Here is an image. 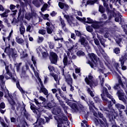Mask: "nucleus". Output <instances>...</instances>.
I'll list each match as a JSON object with an SVG mask.
<instances>
[{"mask_svg":"<svg viewBox=\"0 0 127 127\" xmlns=\"http://www.w3.org/2000/svg\"><path fill=\"white\" fill-rule=\"evenodd\" d=\"M106 95L107 96V98L112 100L113 103H116V100H115V99L113 98V96L110 95V94L108 93L107 88L103 87V93L101 94V99H102V100L104 102V103H107V104L108 105V108L110 109V108L112 107L111 101H108V99L106 98Z\"/></svg>","mask_w":127,"mask_h":127,"instance_id":"nucleus-1","label":"nucleus"},{"mask_svg":"<svg viewBox=\"0 0 127 127\" xmlns=\"http://www.w3.org/2000/svg\"><path fill=\"white\" fill-rule=\"evenodd\" d=\"M2 49L4 50L5 53L7 54L9 58H12L15 60L18 57L17 53L15 49L10 48V45L7 44V47L4 48L2 47Z\"/></svg>","mask_w":127,"mask_h":127,"instance_id":"nucleus-2","label":"nucleus"},{"mask_svg":"<svg viewBox=\"0 0 127 127\" xmlns=\"http://www.w3.org/2000/svg\"><path fill=\"white\" fill-rule=\"evenodd\" d=\"M30 68H31L32 70H33V72H34L35 76H36L37 79L38 81V83H40L41 85V90H40V93H44V95H47L48 94V91L44 87L43 83H42V80L39 77V73L36 71H35L34 67L33 66V64H30Z\"/></svg>","mask_w":127,"mask_h":127,"instance_id":"nucleus-3","label":"nucleus"},{"mask_svg":"<svg viewBox=\"0 0 127 127\" xmlns=\"http://www.w3.org/2000/svg\"><path fill=\"white\" fill-rule=\"evenodd\" d=\"M88 57L90 61H87V64H89L93 69H96L97 68L98 61L96 55L93 53L88 54Z\"/></svg>","mask_w":127,"mask_h":127,"instance_id":"nucleus-4","label":"nucleus"},{"mask_svg":"<svg viewBox=\"0 0 127 127\" xmlns=\"http://www.w3.org/2000/svg\"><path fill=\"white\" fill-rule=\"evenodd\" d=\"M93 76L91 74L88 75V78L86 77L84 80L85 81L87 85L90 86L91 88L93 87H95L98 85V81L97 80H93Z\"/></svg>","mask_w":127,"mask_h":127,"instance_id":"nucleus-5","label":"nucleus"},{"mask_svg":"<svg viewBox=\"0 0 127 127\" xmlns=\"http://www.w3.org/2000/svg\"><path fill=\"white\" fill-rule=\"evenodd\" d=\"M64 18L67 20V23L72 27H74L76 23H77V21L74 19L72 15L69 16L68 15L64 14Z\"/></svg>","mask_w":127,"mask_h":127,"instance_id":"nucleus-6","label":"nucleus"},{"mask_svg":"<svg viewBox=\"0 0 127 127\" xmlns=\"http://www.w3.org/2000/svg\"><path fill=\"white\" fill-rule=\"evenodd\" d=\"M99 118L101 119H99V124L102 127H108V124L107 122V120L104 117L103 114L99 113Z\"/></svg>","mask_w":127,"mask_h":127,"instance_id":"nucleus-7","label":"nucleus"},{"mask_svg":"<svg viewBox=\"0 0 127 127\" xmlns=\"http://www.w3.org/2000/svg\"><path fill=\"white\" fill-rule=\"evenodd\" d=\"M4 77L3 75H0V85L2 91H4L5 92L6 95L8 96V91L6 89V87L5 86V81L3 80Z\"/></svg>","mask_w":127,"mask_h":127,"instance_id":"nucleus-8","label":"nucleus"},{"mask_svg":"<svg viewBox=\"0 0 127 127\" xmlns=\"http://www.w3.org/2000/svg\"><path fill=\"white\" fill-rule=\"evenodd\" d=\"M5 70H6V73L5 75V79L8 80V79H9L10 77H11L12 80L13 81V82L16 81V74L13 73L12 76V74L9 72V71L8 70V67L6 66L5 67ZM8 76H9V77Z\"/></svg>","mask_w":127,"mask_h":127,"instance_id":"nucleus-9","label":"nucleus"},{"mask_svg":"<svg viewBox=\"0 0 127 127\" xmlns=\"http://www.w3.org/2000/svg\"><path fill=\"white\" fill-rule=\"evenodd\" d=\"M50 60L51 63L52 64H56L58 61V56L55 53L51 52Z\"/></svg>","mask_w":127,"mask_h":127,"instance_id":"nucleus-10","label":"nucleus"},{"mask_svg":"<svg viewBox=\"0 0 127 127\" xmlns=\"http://www.w3.org/2000/svg\"><path fill=\"white\" fill-rule=\"evenodd\" d=\"M125 59L127 60V54H126V53L125 54H124V57H122L121 59H120V62H121V67H122L121 68L123 70H125L127 69V66L124 65Z\"/></svg>","mask_w":127,"mask_h":127,"instance_id":"nucleus-11","label":"nucleus"},{"mask_svg":"<svg viewBox=\"0 0 127 127\" xmlns=\"http://www.w3.org/2000/svg\"><path fill=\"white\" fill-rule=\"evenodd\" d=\"M79 42L81 43V45H83L84 47H85L86 49H90L91 47L88 45V42L85 40L84 37H81L80 39L79 40Z\"/></svg>","mask_w":127,"mask_h":127,"instance_id":"nucleus-12","label":"nucleus"},{"mask_svg":"<svg viewBox=\"0 0 127 127\" xmlns=\"http://www.w3.org/2000/svg\"><path fill=\"white\" fill-rule=\"evenodd\" d=\"M76 19L80 21L81 22H84L86 23H88V24H92L93 23V20L91 19V18H87V21L86 22V18L84 17L83 18H80L77 16H76Z\"/></svg>","mask_w":127,"mask_h":127,"instance_id":"nucleus-13","label":"nucleus"},{"mask_svg":"<svg viewBox=\"0 0 127 127\" xmlns=\"http://www.w3.org/2000/svg\"><path fill=\"white\" fill-rule=\"evenodd\" d=\"M30 109L33 110V113L36 114L38 116V118L40 117V112L42 111V110H40V111L38 109H36L35 105L32 104L30 106Z\"/></svg>","mask_w":127,"mask_h":127,"instance_id":"nucleus-14","label":"nucleus"},{"mask_svg":"<svg viewBox=\"0 0 127 127\" xmlns=\"http://www.w3.org/2000/svg\"><path fill=\"white\" fill-rule=\"evenodd\" d=\"M117 94L118 95V98L120 100L124 102H126V99L124 98V93L123 92L122 90H119L117 92Z\"/></svg>","mask_w":127,"mask_h":127,"instance_id":"nucleus-15","label":"nucleus"},{"mask_svg":"<svg viewBox=\"0 0 127 127\" xmlns=\"http://www.w3.org/2000/svg\"><path fill=\"white\" fill-rule=\"evenodd\" d=\"M60 21H61V24H60V26H61V28H62L63 30L65 32H68V29L65 27V23L64 22V20L62 19V18L60 19Z\"/></svg>","mask_w":127,"mask_h":127,"instance_id":"nucleus-16","label":"nucleus"},{"mask_svg":"<svg viewBox=\"0 0 127 127\" xmlns=\"http://www.w3.org/2000/svg\"><path fill=\"white\" fill-rule=\"evenodd\" d=\"M13 33V30H11L10 31V33L9 34L8 36L7 37V38H5L4 37H2V40L4 42H5V45H6L7 43H9L10 41V39L11 37V35H12Z\"/></svg>","mask_w":127,"mask_h":127,"instance_id":"nucleus-17","label":"nucleus"},{"mask_svg":"<svg viewBox=\"0 0 127 127\" xmlns=\"http://www.w3.org/2000/svg\"><path fill=\"white\" fill-rule=\"evenodd\" d=\"M67 104L68 106H70V108H71L73 110H77V104L75 103H73L71 100H68L67 102Z\"/></svg>","mask_w":127,"mask_h":127,"instance_id":"nucleus-18","label":"nucleus"},{"mask_svg":"<svg viewBox=\"0 0 127 127\" xmlns=\"http://www.w3.org/2000/svg\"><path fill=\"white\" fill-rule=\"evenodd\" d=\"M98 72L99 73H104V72L106 71V69L105 68V67L103 66V64L102 63H100L99 66H98Z\"/></svg>","mask_w":127,"mask_h":127,"instance_id":"nucleus-19","label":"nucleus"},{"mask_svg":"<svg viewBox=\"0 0 127 127\" xmlns=\"http://www.w3.org/2000/svg\"><path fill=\"white\" fill-rule=\"evenodd\" d=\"M63 62L64 66H66L67 64H71V60H68V58H67V57L65 56L64 58Z\"/></svg>","mask_w":127,"mask_h":127,"instance_id":"nucleus-20","label":"nucleus"},{"mask_svg":"<svg viewBox=\"0 0 127 127\" xmlns=\"http://www.w3.org/2000/svg\"><path fill=\"white\" fill-rule=\"evenodd\" d=\"M39 1L40 3L39 2V1L38 0H33V4L35 5L37 7H40L41 5L43 3V0H39Z\"/></svg>","mask_w":127,"mask_h":127,"instance_id":"nucleus-21","label":"nucleus"},{"mask_svg":"<svg viewBox=\"0 0 127 127\" xmlns=\"http://www.w3.org/2000/svg\"><path fill=\"white\" fill-rule=\"evenodd\" d=\"M18 52H19V53H20V55H21V58H24L27 57V54H25V52H24L22 49L19 48L18 49Z\"/></svg>","mask_w":127,"mask_h":127,"instance_id":"nucleus-22","label":"nucleus"},{"mask_svg":"<svg viewBox=\"0 0 127 127\" xmlns=\"http://www.w3.org/2000/svg\"><path fill=\"white\" fill-rule=\"evenodd\" d=\"M85 102L88 105L89 107H90V109L92 108H94V109H96V107H95V106H94V103L91 100L88 99V100L86 101Z\"/></svg>","mask_w":127,"mask_h":127,"instance_id":"nucleus-23","label":"nucleus"},{"mask_svg":"<svg viewBox=\"0 0 127 127\" xmlns=\"http://www.w3.org/2000/svg\"><path fill=\"white\" fill-rule=\"evenodd\" d=\"M8 102L12 106L11 109L13 110V111H14L15 107L16 106V104L15 103L14 101H13L12 99L10 98L8 100Z\"/></svg>","mask_w":127,"mask_h":127,"instance_id":"nucleus-24","label":"nucleus"},{"mask_svg":"<svg viewBox=\"0 0 127 127\" xmlns=\"http://www.w3.org/2000/svg\"><path fill=\"white\" fill-rule=\"evenodd\" d=\"M97 38L98 40H99L100 42H101V45H102L104 47H106V45L105 44V40L102 38V37H99V35H97Z\"/></svg>","mask_w":127,"mask_h":127,"instance_id":"nucleus-25","label":"nucleus"},{"mask_svg":"<svg viewBox=\"0 0 127 127\" xmlns=\"http://www.w3.org/2000/svg\"><path fill=\"white\" fill-rule=\"evenodd\" d=\"M10 12V10L8 9H5V12L0 14L1 18L7 17H8V13Z\"/></svg>","mask_w":127,"mask_h":127,"instance_id":"nucleus-26","label":"nucleus"},{"mask_svg":"<svg viewBox=\"0 0 127 127\" xmlns=\"http://www.w3.org/2000/svg\"><path fill=\"white\" fill-rule=\"evenodd\" d=\"M115 108L118 109V110H124L125 109V106L123 105L122 104H120L119 103H117L115 104Z\"/></svg>","mask_w":127,"mask_h":127,"instance_id":"nucleus-27","label":"nucleus"},{"mask_svg":"<svg viewBox=\"0 0 127 127\" xmlns=\"http://www.w3.org/2000/svg\"><path fill=\"white\" fill-rule=\"evenodd\" d=\"M59 101L60 104H61V106L64 108V111H65V113L67 114L66 110L68 109V107L65 106V104H64V102L62 101V100H58Z\"/></svg>","mask_w":127,"mask_h":127,"instance_id":"nucleus-28","label":"nucleus"},{"mask_svg":"<svg viewBox=\"0 0 127 127\" xmlns=\"http://www.w3.org/2000/svg\"><path fill=\"white\" fill-rule=\"evenodd\" d=\"M50 75L54 77V79H55V81H56L57 83L59 85V79L58 78V75L55 74L54 73H50Z\"/></svg>","mask_w":127,"mask_h":127,"instance_id":"nucleus-29","label":"nucleus"},{"mask_svg":"<svg viewBox=\"0 0 127 127\" xmlns=\"http://www.w3.org/2000/svg\"><path fill=\"white\" fill-rule=\"evenodd\" d=\"M16 42L19 44H23L24 43V40L21 38H19V37H16Z\"/></svg>","mask_w":127,"mask_h":127,"instance_id":"nucleus-30","label":"nucleus"},{"mask_svg":"<svg viewBox=\"0 0 127 127\" xmlns=\"http://www.w3.org/2000/svg\"><path fill=\"white\" fill-rule=\"evenodd\" d=\"M99 1V0H88L87 1V4H89V5H93L94 4V3H98V1Z\"/></svg>","mask_w":127,"mask_h":127,"instance_id":"nucleus-31","label":"nucleus"},{"mask_svg":"<svg viewBox=\"0 0 127 127\" xmlns=\"http://www.w3.org/2000/svg\"><path fill=\"white\" fill-rule=\"evenodd\" d=\"M19 31H20V34L22 35L23 37H24V34L25 33V27L23 26H21L19 28Z\"/></svg>","mask_w":127,"mask_h":127,"instance_id":"nucleus-32","label":"nucleus"},{"mask_svg":"<svg viewBox=\"0 0 127 127\" xmlns=\"http://www.w3.org/2000/svg\"><path fill=\"white\" fill-rule=\"evenodd\" d=\"M16 87L19 89L20 92H21V93H22V94L25 93V91H23V89H22V87H20V85L19 84V81L16 82Z\"/></svg>","mask_w":127,"mask_h":127,"instance_id":"nucleus-33","label":"nucleus"},{"mask_svg":"<svg viewBox=\"0 0 127 127\" xmlns=\"http://www.w3.org/2000/svg\"><path fill=\"white\" fill-rule=\"evenodd\" d=\"M87 93H88V94L90 95V96H91L92 97H94L95 96L94 92L91 90L90 88H87Z\"/></svg>","mask_w":127,"mask_h":127,"instance_id":"nucleus-34","label":"nucleus"},{"mask_svg":"<svg viewBox=\"0 0 127 127\" xmlns=\"http://www.w3.org/2000/svg\"><path fill=\"white\" fill-rule=\"evenodd\" d=\"M44 49V48L42 46H39L36 49L37 53L38 54V55H40L41 53H43L42 50Z\"/></svg>","mask_w":127,"mask_h":127,"instance_id":"nucleus-35","label":"nucleus"},{"mask_svg":"<svg viewBox=\"0 0 127 127\" xmlns=\"http://www.w3.org/2000/svg\"><path fill=\"white\" fill-rule=\"evenodd\" d=\"M92 27L94 28L95 29H99L100 28V26L99 25V23L97 22H94L92 24Z\"/></svg>","mask_w":127,"mask_h":127,"instance_id":"nucleus-36","label":"nucleus"},{"mask_svg":"<svg viewBox=\"0 0 127 127\" xmlns=\"http://www.w3.org/2000/svg\"><path fill=\"white\" fill-rule=\"evenodd\" d=\"M65 81H66L67 85H72V78L69 77L66 79H65Z\"/></svg>","mask_w":127,"mask_h":127,"instance_id":"nucleus-37","label":"nucleus"},{"mask_svg":"<svg viewBox=\"0 0 127 127\" xmlns=\"http://www.w3.org/2000/svg\"><path fill=\"white\" fill-rule=\"evenodd\" d=\"M77 48V43L73 45V46L71 47H68V51L71 52V51L74 50V49H76Z\"/></svg>","mask_w":127,"mask_h":127,"instance_id":"nucleus-38","label":"nucleus"},{"mask_svg":"<svg viewBox=\"0 0 127 127\" xmlns=\"http://www.w3.org/2000/svg\"><path fill=\"white\" fill-rule=\"evenodd\" d=\"M114 66V68L117 70V71H119V69L121 68L120 65L118 63H115Z\"/></svg>","mask_w":127,"mask_h":127,"instance_id":"nucleus-39","label":"nucleus"},{"mask_svg":"<svg viewBox=\"0 0 127 127\" xmlns=\"http://www.w3.org/2000/svg\"><path fill=\"white\" fill-rule=\"evenodd\" d=\"M44 41V37H39L38 36V39L37 40V42L38 43H42Z\"/></svg>","mask_w":127,"mask_h":127,"instance_id":"nucleus-40","label":"nucleus"},{"mask_svg":"<svg viewBox=\"0 0 127 127\" xmlns=\"http://www.w3.org/2000/svg\"><path fill=\"white\" fill-rule=\"evenodd\" d=\"M47 33L50 34L53 33V28H52L51 27H47Z\"/></svg>","mask_w":127,"mask_h":127,"instance_id":"nucleus-41","label":"nucleus"},{"mask_svg":"<svg viewBox=\"0 0 127 127\" xmlns=\"http://www.w3.org/2000/svg\"><path fill=\"white\" fill-rule=\"evenodd\" d=\"M0 122L1 125H2V127H8V126L6 127V124H5V122H4L3 120H2L1 117H0Z\"/></svg>","mask_w":127,"mask_h":127,"instance_id":"nucleus-42","label":"nucleus"},{"mask_svg":"<svg viewBox=\"0 0 127 127\" xmlns=\"http://www.w3.org/2000/svg\"><path fill=\"white\" fill-rule=\"evenodd\" d=\"M66 5V4L61 2L58 3V6H59L60 8H61V9H64V7Z\"/></svg>","mask_w":127,"mask_h":127,"instance_id":"nucleus-43","label":"nucleus"},{"mask_svg":"<svg viewBox=\"0 0 127 127\" xmlns=\"http://www.w3.org/2000/svg\"><path fill=\"white\" fill-rule=\"evenodd\" d=\"M98 77L100 78V80H101V87H103V86H104V82H105V79H104L103 78H102V76H101V75L98 76Z\"/></svg>","mask_w":127,"mask_h":127,"instance_id":"nucleus-44","label":"nucleus"},{"mask_svg":"<svg viewBox=\"0 0 127 127\" xmlns=\"http://www.w3.org/2000/svg\"><path fill=\"white\" fill-rule=\"evenodd\" d=\"M48 6V5L47 3L44 4V5L43 6V7L41 8V11L44 12V11L47 10V8Z\"/></svg>","mask_w":127,"mask_h":127,"instance_id":"nucleus-45","label":"nucleus"},{"mask_svg":"<svg viewBox=\"0 0 127 127\" xmlns=\"http://www.w3.org/2000/svg\"><path fill=\"white\" fill-rule=\"evenodd\" d=\"M76 55L79 57H81L85 55V53L81 51H79L77 52V53H76Z\"/></svg>","mask_w":127,"mask_h":127,"instance_id":"nucleus-46","label":"nucleus"},{"mask_svg":"<svg viewBox=\"0 0 127 127\" xmlns=\"http://www.w3.org/2000/svg\"><path fill=\"white\" fill-rule=\"evenodd\" d=\"M93 99H94V101L95 102H96V103H100L101 102H102V100H101L100 99H99V97H98V96L95 97L94 98H93Z\"/></svg>","mask_w":127,"mask_h":127,"instance_id":"nucleus-47","label":"nucleus"},{"mask_svg":"<svg viewBox=\"0 0 127 127\" xmlns=\"http://www.w3.org/2000/svg\"><path fill=\"white\" fill-rule=\"evenodd\" d=\"M58 91H59L60 96L62 97L63 99H64V100H66V98L64 97L62 93H61V90L60 89H58Z\"/></svg>","mask_w":127,"mask_h":127,"instance_id":"nucleus-48","label":"nucleus"},{"mask_svg":"<svg viewBox=\"0 0 127 127\" xmlns=\"http://www.w3.org/2000/svg\"><path fill=\"white\" fill-rule=\"evenodd\" d=\"M48 45L51 49H54L55 46H54V44L53 43H52L51 42H49Z\"/></svg>","mask_w":127,"mask_h":127,"instance_id":"nucleus-49","label":"nucleus"},{"mask_svg":"<svg viewBox=\"0 0 127 127\" xmlns=\"http://www.w3.org/2000/svg\"><path fill=\"white\" fill-rule=\"evenodd\" d=\"M99 10L101 13H103L104 12H105V8H104L103 6L102 5L99 6Z\"/></svg>","mask_w":127,"mask_h":127,"instance_id":"nucleus-50","label":"nucleus"},{"mask_svg":"<svg viewBox=\"0 0 127 127\" xmlns=\"http://www.w3.org/2000/svg\"><path fill=\"white\" fill-rule=\"evenodd\" d=\"M54 40H55V41L61 40V42H63V41H64V39L63 38H59L57 37V36H55V37H54Z\"/></svg>","mask_w":127,"mask_h":127,"instance_id":"nucleus-51","label":"nucleus"},{"mask_svg":"<svg viewBox=\"0 0 127 127\" xmlns=\"http://www.w3.org/2000/svg\"><path fill=\"white\" fill-rule=\"evenodd\" d=\"M26 71L25 70L22 68V72H21V74H20V76L21 77H24V76L25 75Z\"/></svg>","mask_w":127,"mask_h":127,"instance_id":"nucleus-52","label":"nucleus"},{"mask_svg":"<svg viewBox=\"0 0 127 127\" xmlns=\"http://www.w3.org/2000/svg\"><path fill=\"white\" fill-rule=\"evenodd\" d=\"M31 18V15H30V13H26V14L25 19H27V20H29Z\"/></svg>","mask_w":127,"mask_h":127,"instance_id":"nucleus-53","label":"nucleus"},{"mask_svg":"<svg viewBox=\"0 0 127 127\" xmlns=\"http://www.w3.org/2000/svg\"><path fill=\"white\" fill-rule=\"evenodd\" d=\"M48 69L50 70V73L52 72L53 71H54L55 68L53 66L50 65L48 66Z\"/></svg>","mask_w":127,"mask_h":127,"instance_id":"nucleus-54","label":"nucleus"},{"mask_svg":"<svg viewBox=\"0 0 127 127\" xmlns=\"http://www.w3.org/2000/svg\"><path fill=\"white\" fill-rule=\"evenodd\" d=\"M41 53L42 54L43 57L44 58H47V57L49 56V55L47 52H44Z\"/></svg>","mask_w":127,"mask_h":127,"instance_id":"nucleus-55","label":"nucleus"},{"mask_svg":"<svg viewBox=\"0 0 127 127\" xmlns=\"http://www.w3.org/2000/svg\"><path fill=\"white\" fill-rule=\"evenodd\" d=\"M37 123H38L39 125H42L43 124V119H37Z\"/></svg>","mask_w":127,"mask_h":127,"instance_id":"nucleus-56","label":"nucleus"},{"mask_svg":"<svg viewBox=\"0 0 127 127\" xmlns=\"http://www.w3.org/2000/svg\"><path fill=\"white\" fill-rule=\"evenodd\" d=\"M99 113L102 114V113H101L100 112H98V113L96 112H93V116H94V117H96V118H99Z\"/></svg>","mask_w":127,"mask_h":127,"instance_id":"nucleus-57","label":"nucleus"},{"mask_svg":"<svg viewBox=\"0 0 127 127\" xmlns=\"http://www.w3.org/2000/svg\"><path fill=\"white\" fill-rule=\"evenodd\" d=\"M113 88L115 90H118L120 89V86H119V84H115V85L114 86V87H113Z\"/></svg>","mask_w":127,"mask_h":127,"instance_id":"nucleus-58","label":"nucleus"},{"mask_svg":"<svg viewBox=\"0 0 127 127\" xmlns=\"http://www.w3.org/2000/svg\"><path fill=\"white\" fill-rule=\"evenodd\" d=\"M114 52L116 54H119L120 53V49L119 48H115L114 49Z\"/></svg>","mask_w":127,"mask_h":127,"instance_id":"nucleus-59","label":"nucleus"},{"mask_svg":"<svg viewBox=\"0 0 127 127\" xmlns=\"http://www.w3.org/2000/svg\"><path fill=\"white\" fill-rule=\"evenodd\" d=\"M98 50H99L101 54L103 55L105 54V51L101 48L100 46H98Z\"/></svg>","mask_w":127,"mask_h":127,"instance_id":"nucleus-60","label":"nucleus"},{"mask_svg":"<svg viewBox=\"0 0 127 127\" xmlns=\"http://www.w3.org/2000/svg\"><path fill=\"white\" fill-rule=\"evenodd\" d=\"M38 33H39V34H41V35H45L46 31L44 29L40 30L38 31Z\"/></svg>","mask_w":127,"mask_h":127,"instance_id":"nucleus-61","label":"nucleus"},{"mask_svg":"<svg viewBox=\"0 0 127 127\" xmlns=\"http://www.w3.org/2000/svg\"><path fill=\"white\" fill-rule=\"evenodd\" d=\"M76 13H77V15H79V16H82V12L81 11H78V12H73V15H77L76 14H75Z\"/></svg>","mask_w":127,"mask_h":127,"instance_id":"nucleus-62","label":"nucleus"},{"mask_svg":"<svg viewBox=\"0 0 127 127\" xmlns=\"http://www.w3.org/2000/svg\"><path fill=\"white\" fill-rule=\"evenodd\" d=\"M40 14H41V16H42L43 18H44V19H47V18H48L49 17V15L48 14H45V15H43L42 14L41 12H40Z\"/></svg>","mask_w":127,"mask_h":127,"instance_id":"nucleus-63","label":"nucleus"},{"mask_svg":"<svg viewBox=\"0 0 127 127\" xmlns=\"http://www.w3.org/2000/svg\"><path fill=\"white\" fill-rule=\"evenodd\" d=\"M61 112V109H58L56 110V112H55V115H58V114H60Z\"/></svg>","mask_w":127,"mask_h":127,"instance_id":"nucleus-64","label":"nucleus"}]
</instances>
